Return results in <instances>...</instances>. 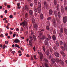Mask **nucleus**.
Wrapping results in <instances>:
<instances>
[{
	"mask_svg": "<svg viewBox=\"0 0 67 67\" xmlns=\"http://www.w3.org/2000/svg\"><path fill=\"white\" fill-rule=\"evenodd\" d=\"M38 12L39 13L41 12V5L40 2H38Z\"/></svg>",
	"mask_w": 67,
	"mask_h": 67,
	"instance_id": "f257e3e1",
	"label": "nucleus"
},
{
	"mask_svg": "<svg viewBox=\"0 0 67 67\" xmlns=\"http://www.w3.org/2000/svg\"><path fill=\"white\" fill-rule=\"evenodd\" d=\"M22 23L23 24V27H24L25 26H27V21L24 20V22Z\"/></svg>",
	"mask_w": 67,
	"mask_h": 67,
	"instance_id": "f03ea898",
	"label": "nucleus"
},
{
	"mask_svg": "<svg viewBox=\"0 0 67 67\" xmlns=\"http://www.w3.org/2000/svg\"><path fill=\"white\" fill-rule=\"evenodd\" d=\"M44 7L46 8V9H48V5L46 3V1H44Z\"/></svg>",
	"mask_w": 67,
	"mask_h": 67,
	"instance_id": "7ed1b4c3",
	"label": "nucleus"
},
{
	"mask_svg": "<svg viewBox=\"0 0 67 67\" xmlns=\"http://www.w3.org/2000/svg\"><path fill=\"white\" fill-rule=\"evenodd\" d=\"M63 21L64 23H66L67 21V16H65L63 18Z\"/></svg>",
	"mask_w": 67,
	"mask_h": 67,
	"instance_id": "20e7f679",
	"label": "nucleus"
},
{
	"mask_svg": "<svg viewBox=\"0 0 67 67\" xmlns=\"http://www.w3.org/2000/svg\"><path fill=\"white\" fill-rule=\"evenodd\" d=\"M34 30H36L37 29V24L36 23H34Z\"/></svg>",
	"mask_w": 67,
	"mask_h": 67,
	"instance_id": "39448f33",
	"label": "nucleus"
},
{
	"mask_svg": "<svg viewBox=\"0 0 67 67\" xmlns=\"http://www.w3.org/2000/svg\"><path fill=\"white\" fill-rule=\"evenodd\" d=\"M31 18H32V23H35V19H34V16H31Z\"/></svg>",
	"mask_w": 67,
	"mask_h": 67,
	"instance_id": "423d86ee",
	"label": "nucleus"
},
{
	"mask_svg": "<svg viewBox=\"0 0 67 67\" xmlns=\"http://www.w3.org/2000/svg\"><path fill=\"white\" fill-rule=\"evenodd\" d=\"M39 55H40V58L41 59V61H42V56H43V54L42 52H40L39 53Z\"/></svg>",
	"mask_w": 67,
	"mask_h": 67,
	"instance_id": "0eeeda50",
	"label": "nucleus"
},
{
	"mask_svg": "<svg viewBox=\"0 0 67 67\" xmlns=\"http://www.w3.org/2000/svg\"><path fill=\"white\" fill-rule=\"evenodd\" d=\"M54 55L57 57H59V53L57 52H55L54 53Z\"/></svg>",
	"mask_w": 67,
	"mask_h": 67,
	"instance_id": "6e6552de",
	"label": "nucleus"
},
{
	"mask_svg": "<svg viewBox=\"0 0 67 67\" xmlns=\"http://www.w3.org/2000/svg\"><path fill=\"white\" fill-rule=\"evenodd\" d=\"M52 21L53 23V25H56V20H55V19H53L52 20Z\"/></svg>",
	"mask_w": 67,
	"mask_h": 67,
	"instance_id": "1a4fd4ad",
	"label": "nucleus"
},
{
	"mask_svg": "<svg viewBox=\"0 0 67 67\" xmlns=\"http://www.w3.org/2000/svg\"><path fill=\"white\" fill-rule=\"evenodd\" d=\"M49 49H48L46 51V54L48 56H49Z\"/></svg>",
	"mask_w": 67,
	"mask_h": 67,
	"instance_id": "9d476101",
	"label": "nucleus"
},
{
	"mask_svg": "<svg viewBox=\"0 0 67 67\" xmlns=\"http://www.w3.org/2000/svg\"><path fill=\"white\" fill-rule=\"evenodd\" d=\"M60 53L61 54H62V56H63V57H65L66 55L65 54V53H64V52L63 51H61Z\"/></svg>",
	"mask_w": 67,
	"mask_h": 67,
	"instance_id": "9b49d317",
	"label": "nucleus"
},
{
	"mask_svg": "<svg viewBox=\"0 0 67 67\" xmlns=\"http://www.w3.org/2000/svg\"><path fill=\"white\" fill-rule=\"evenodd\" d=\"M25 10H26V11H28V10H29V9L28 7V6H27V5H25Z\"/></svg>",
	"mask_w": 67,
	"mask_h": 67,
	"instance_id": "f8f14e48",
	"label": "nucleus"
},
{
	"mask_svg": "<svg viewBox=\"0 0 67 67\" xmlns=\"http://www.w3.org/2000/svg\"><path fill=\"white\" fill-rule=\"evenodd\" d=\"M19 42H20V40H19L18 39H15L14 41V43H19Z\"/></svg>",
	"mask_w": 67,
	"mask_h": 67,
	"instance_id": "ddd939ff",
	"label": "nucleus"
},
{
	"mask_svg": "<svg viewBox=\"0 0 67 67\" xmlns=\"http://www.w3.org/2000/svg\"><path fill=\"white\" fill-rule=\"evenodd\" d=\"M55 62H56V60L55 59H51V63H52V64H54V63H55Z\"/></svg>",
	"mask_w": 67,
	"mask_h": 67,
	"instance_id": "4468645a",
	"label": "nucleus"
},
{
	"mask_svg": "<svg viewBox=\"0 0 67 67\" xmlns=\"http://www.w3.org/2000/svg\"><path fill=\"white\" fill-rule=\"evenodd\" d=\"M61 11L62 13H64V10L63 6H61Z\"/></svg>",
	"mask_w": 67,
	"mask_h": 67,
	"instance_id": "2eb2a0df",
	"label": "nucleus"
},
{
	"mask_svg": "<svg viewBox=\"0 0 67 67\" xmlns=\"http://www.w3.org/2000/svg\"><path fill=\"white\" fill-rule=\"evenodd\" d=\"M46 37L45 36H42V37L41 38H40V40H44L45 39Z\"/></svg>",
	"mask_w": 67,
	"mask_h": 67,
	"instance_id": "dca6fc26",
	"label": "nucleus"
},
{
	"mask_svg": "<svg viewBox=\"0 0 67 67\" xmlns=\"http://www.w3.org/2000/svg\"><path fill=\"white\" fill-rule=\"evenodd\" d=\"M53 13V10H52L51 9H50L49 10V14L50 15H51V14H52Z\"/></svg>",
	"mask_w": 67,
	"mask_h": 67,
	"instance_id": "f3484780",
	"label": "nucleus"
},
{
	"mask_svg": "<svg viewBox=\"0 0 67 67\" xmlns=\"http://www.w3.org/2000/svg\"><path fill=\"white\" fill-rule=\"evenodd\" d=\"M54 14L55 17H57V12L56 10H55L54 12Z\"/></svg>",
	"mask_w": 67,
	"mask_h": 67,
	"instance_id": "a211bd4d",
	"label": "nucleus"
},
{
	"mask_svg": "<svg viewBox=\"0 0 67 67\" xmlns=\"http://www.w3.org/2000/svg\"><path fill=\"white\" fill-rule=\"evenodd\" d=\"M57 10L58 11L59 10V4H58L57 5Z\"/></svg>",
	"mask_w": 67,
	"mask_h": 67,
	"instance_id": "6ab92c4d",
	"label": "nucleus"
},
{
	"mask_svg": "<svg viewBox=\"0 0 67 67\" xmlns=\"http://www.w3.org/2000/svg\"><path fill=\"white\" fill-rule=\"evenodd\" d=\"M64 32L65 33V34H67V29H66V28H64Z\"/></svg>",
	"mask_w": 67,
	"mask_h": 67,
	"instance_id": "aec40b11",
	"label": "nucleus"
},
{
	"mask_svg": "<svg viewBox=\"0 0 67 67\" xmlns=\"http://www.w3.org/2000/svg\"><path fill=\"white\" fill-rule=\"evenodd\" d=\"M52 38L53 40V41H55L56 39V36L55 35H53L52 36Z\"/></svg>",
	"mask_w": 67,
	"mask_h": 67,
	"instance_id": "412c9836",
	"label": "nucleus"
},
{
	"mask_svg": "<svg viewBox=\"0 0 67 67\" xmlns=\"http://www.w3.org/2000/svg\"><path fill=\"white\" fill-rule=\"evenodd\" d=\"M49 50H50L51 53H52V52L53 51V49H52V47H49Z\"/></svg>",
	"mask_w": 67,
	"mask_h": 67,
	"instance_id": "4be33fe9",
	"label": "nucleus"
},
{
	"mask_svg": "<svg viewBox=\"0 0 67 67\" xmlns=\"http://www.w3.org/2000/svg\"><path fill=\"white\" fill-rule=\"evenodd\" d=\"M58 17L59 19H60V12H58Z\"/></svg>",
	"mask_w": 67,
	"mask_h": 67,
	"instance_id": "5701e85b",
	"label": "nucleus"
},
{
	"mask_svg": "<svg viewBox=\"0 0 67 67\" xmlns=\"http://www.w3.org/2000/svg\"><path fill=\"white\" fill-rule=\"evenodd\" d=\"M33 11L32 10H29V13L30 15H32V14H33Z\"/></svg>",
	"mask_w": 67,
	"mask_h": 67,
	"instance_id": "b1692460",
	"label": "nucleus"
},
{
	"mask_svg": "<svg viewBox=\"0 0 67 67\" xmlns=\"http://www.w3.org/2000/svg\"><path fill=\"white\" fill-rule=\"evenodd\" d=\"M55 44H56L57 46V47H58L59 46V43H58V42L57 41H56Z\"/></svg>",
	"mask_w": 67,
	"mask_h": 67,
	"instance_id": "393cba45",
	"label": "nucleus"
},
{
	"mask_svg": "<svg viewBox=\"0 0 67 67\" xmlns=\"http://www.w3.org/2000/svg\"><path fill=\"white\" fill-rule=\"evenodd\" d=\"M60 32L61 33H63V29L60 28Z\"/></svg>",
	"mask_w": 67,
	"mask_h": 67,
	"instance_id": "a878e982",
	"label": "nucleus"
},
{
	"mask_svg": "<svg viewBox=\"0 0 67 67\" xmlns=\"http://www.w3.org/2000/svg\"><path fill=\"white\" fill-rule=\"evenodd\" d=\"M44 43L46 45H47L48 44V42L47 41H46V40H45V41L44 42Z\"/></svg>",
	"mask_w": 67,
	"mask_h": 67,
	"instance_id": "bb28decb",
	"label": "nucleus"
},
{
	"mask_svg": "<svg viewBox=\"0 0 67 67\" xmlns=\"http://www.w3.org/2000/svg\"><path fill=\"white\" fill-rule=\"evenodd\" d=\"M34 40L35 41L36 40V37L34 35H33V36Z\"/></svg>",
	"mask_w": 67,
	"mask_h": 67,
	"instance_id": "cd10ccee",
	"label": "nucleus"
},
{
	"mask_svg": "<svg viewBox=\"0 0 67 67\" xmlns=\"http://www.w3.org/2000/svg\"><path fill=\"white\" fill-rule=\"evenodd\" d=\"M15 47H18L19 48H20V46H19V45H18L17 44H15Z\"/></svg>",
	"mask_w": 67,
	"mask_h": 67,
	"instance_id": "c85d7f7f",
	"label": "nucleus"
},
{
	"mask_svg": "<svg viewBox=\"0 0 67 67\" xmlns=\"http://www.w3.org/2000/svg\"><path fill=\"white\" fill-rule=\"evenodd\" d=\"M59 63H60V64L61 65H63L64 64V62L63 61L60 60V61Z\"/></svg>",
	"mask_w": 67,
	"mask_h": 67,
	"instance_id": "c756f323",
	"label": "nucleus"
},
{
	"mask_svg": "<svg viewBox=\"0 0 67 67\" xmlns=\"http://www.w3.org/2000/svg\"><path fill=\"white\" fill-rule=\"evenodd\" d=\"M34 2L35 4L37 5V0H34Z\"/></svg>",
	"mask_w": 67,
	"mask_h": 67,
	"instance_id": "7c9ffc66",
	"label": "nucleus"
},
{
	"mask_svg": "<svg viewBox=\"0 0 67 67\" xmlns=\"http://www.w3.org/2000/svg\"><path fill=\"white\" fill-rule=\"evenodd\" d=\"M54 5H55L57 4V1L56 0H54Z\"/></svg>",
	"mask_w": 67,
	"mask_h": 67,
	"instance_id": "2f4dec72",
	"label": "nucleus"
},
{
	"mask_svg": "<svg viewBox=\"0 0 67 67\" xmlns=\"http://www.w3.org/2000/svg\"><path fill=\"white\" fill-rule=\"evenodd\" d=\"M40 17L41 19H43V15L42 14H41Z\"/></svg>",
	"mask_w": 67,
	"mask_h": 67,
	"instance_id": "473e14b6",
	"label": "nucleus"
},
{
	"mask_svg": "<svg viewBox=\"0 0 67 67\" xmlns=\"http://www.w3.org/2000/svg\"><path fill=\"white\" fill-rule=\"evenodd\" d=\"M64 46L66 49H67V46L66 43H65L64 44Z\"/></svg>",
	"mask_w": 67,
	"mask_h": 67,
	"instance_id": "72a5a7b5",
	"label": "nucleus"
},
{
	"mask_svg": "<svg viewBox=\"0 0 67 67\" xmlns=\"http://www.w3.org/2000/svg\"><path fill=\"white\" fill-rule=\"evenodd\" d=\"M44 61H45L47 63H48V60L46 59H45V58H44Z\"/></svg>",
	"mask_w": 67,
	"mask_h": 67,
	"instance_id": "f704fd0d",
	"label": "nucleus"
},
{
	"mask_svg": "<svg viewBox=\"0 0 67 67\" xmlns=\"http://www.w3.org/2000/svg\"><path fill=\"white\" fill-rule=\"evenodd\" d=\"M45 66L46 67H49V66H48V65L47 64V63H45Z\"/></svg>",
	"mask_w": 67,
	"mask_h": 67,
	"instance_id": "c9c22d12",
	"label": "nucleus"
},
{
	"mask_svg": "<svg viewBox=\"0 0 67 67\" xmlns=\"http://www.w3.org/2000/svg\"><path fill=\"white\" fill-rule=\"evenodd\" d=\"M56 60L57 62H59V63L60 62V60H59L58 59H57Z\"/></svg>",
	"mask_w": 67,
	"mask_h": 67,
	"instance_id": "e433bc0d",
	"label": "nucleus"
},
{
	"mask_svg": "<svg viewBox=\"0 0 67 67\" xmlns=\"http://www.w3.org/2000/svg\"><path fill=\"white\" fill-rule=\"evenodd\" d=\"M61 49H62L63 51H65V48L64 47H63V46L61 47Z\"/></svg>",
	"mask_w": 67,
	"mask_h": 67,
	"instance_id": "4c0bfd02",
	"label": "nucleus"
},
{
	"mask_svg": "<svg viewBox=\"0 0 67 67\" xmlns=\"http://www.w3.org/2000/svg\"><path fill=\"white\" fill-rule=\"evenodd\" d=\"M47 35L48 38H49V39H51V37L50 35H49V34H48Z\"/></svg>",
	"mask_w": 67,
	"mask_h": 67,
	"instance_id": "58836bf2",
	"label": "nucleus"
},
{
	"mask_svg": "<svg viewBox=\"0 0 67 67\" xmlns=\"http://www.w3.org/2000/svg\"><path fill=\"white\" fill-rule=\"evenodd\" d=\"M63 41H60V45H63Z\"/></svg>",
	"mask_w": 67,
	"mask_h": 67,
	"instance_id": "ea45409f",
	"label": "nucleus"
},
{
	"mask_svg": "<svg viewBox=\"0 0 67 67\" xmlns=\"http://www.w3.org/2000/svg\"><path fill=\"white\" fill-rule=\"evenodd\" d=\"M25 17L26 18H27L28 17V15L27 13H26L25 14Z\"/></svg>",
	"mask_w": 67,
	"mask_h": 67,
	"instance_id": "a19ab883",
	"label": "nucleus"
},
{
	"mask_svg": "<svg viewBox=\"0 0 67 67\" xmlns=\"http://www.w3.org/2000/svg\"><path fill=\"white\" fill-rule=\"evenodd\" d=\"M51 17H48L47 18V20H48L49 21V20H50L51 19Z\"/></svg>",
	"mask_w": 67,
	"mask_h": 67,
	"instance_id": "79ce46f5",
	"label": "nucleus"
},
{
	"mask_svg": "<svg viewBox=\"0 0 67 67\" xmlns=\"http://www.w3.org/2000/svg\"><path fill=\"white\" fill-rule=\"evenodd\" d=\"M9 18H10L11 19H12V18H13V15H11L9 16Z\"/></svg>",
	"mask_w": 67,
	"mask_h": 67,
	"instance_id": "37998d69",
	"label": "nucleus"
},
{
	"mask_svg": "<svg viewBox=\"0 0 67 67\" xmlns=\"http://www.w3.org/2000/svg\"><path fill=\"white\" fill-rule=\"evenodd\" d=\"M1 37H4V36H3V35L2 34H1L0 35Z\"/></svg>",
	"mask_w": 67,
	"mask_h": 67,
	"instance_id": "c03bdc74",
	"label": "nucleus"
},
{
	"mask_svg": "<svg viewBox=\"0 0 67 67\" xmlns=\"http://www.w3.org/2000/svg\"><path fill=\"white\" fill-rule=\"evenodd\" d=\"M29 38L30 39V40H33V38H32V37L31 36H30L29 37Z\"/></svg>",
	"mask_w": 67,
	"mask_h": 67,
	"instance_id": "a18cd8bd",
	"label": "nucleus"
},
{
	"mask_svg": "<svg viewBox=\"0 0 67 67\" xmlns=\"http://www.w3.org/2000/svg\"><path fill=\"white\" fill-rule=\"evenodd\" d=\"M34 11L35 12H37V9L36 8H35L34 9Z\"/></svg>",
	"mask_w": 67,
	"mask_h": 67,
	"instance_id": "49530a36",
	"label": "nucleus"
},
{
	"mask_svg": "<svg viewBox=\"0 0 67 67\" xmlns=\"http://www.w3.org/2000/svg\"><path fill=\"white\" fill-rule=\"evenodd\" d=\"M47 29L48 30H49V26H47L46 27Z\"/></svg>",
	"mask_w": 67,
	"mask_h": 67,
	"instance_id": "de8ad7c7",
	"label": "nucleus"
},
{
	"mask_svg": "<svg viewBox=\"0 0 67 67\" xmlns=\"http://www.w3.org/2000/svg\"><path fill=\"white\" fill-rule=\"evenodd\" d=\"M5 23H8V22H9V21H8L7 20H6L5 21Z\"/></svg>",
	"mask_w": 67,
	"mask_h": 67,
	"instance_id": "09e8293b",
	"label": "nucleus"
},
{
	"mask_svg": "<svg viewBox=\"0 0 67 67\" xmlns=\"http://www.w3.org/2000/svg\"><path fill=\"white\" fill-rule=\"evenodd\" d=\"M43 35V33H40V37H41L42 35Z\"/></svg>",
	"mask_w": 67,
	"mask_h": 67,
	"instance_id": "8fccbe9b",
	"label": "nucleus"
},
{
	"mask_svg": "<svg viewBox=\"0 0 67 67\" xmlns=\"http://www.w3.org/2000/svg\"><path fill=\"white\" fill-rule=\"evenodd\" d=\"M11 7L10 6V5H7V8L9 9Z\"/></svg>",
	"mask_w": 67,
	"mask_h": 67,
	"instance_id": "3c124183",
	"label": "nucleus"
},
{
	"mask_svg": "<svg viewBox=\"0 0 67 67\" xmlns=\"http://www.w3.org/2000/svg\"><path fill=\"white\" fill-rule=\"evenodd\" d=\"M34 57L35 59H36V55H34Z\"/></svg>",
	"mask_w": 67,
	"mask_h": 67,
	"instance_id": "603ef678",
	"label": "nucleus"
},
{
	"mask_svg": "<svg viewBox=\"0 0 67 67\" xmlns=\"http://www.w3.org/2000/svg\"><path fill=\"white\" fill-rule=\"evenodd\" d=\"M4 48H5V44H4L3 47V49H4Z\"/></svg>",
	"mask_w": 67,
	"mask_h": 67,
	"instance_id": "864d4df0",
	"label": "nucleus"
},
{
	"mask_svg": "<svg viewBox=\"0 0 67 67\" xmlns=\"http://www.w3.org/2000/svg\"><path fill=\"white\" fill-rule=\"evenodd\" d=\"M33 3H31L30 4V6L31 7H33Z\"/></svg>",
	"mask_w": 67,
	"mask_h": 67,
	"instance_id": "5fc2aeb1",
	"label": "nucleus"
},
{
	"mask_svg": "<svg viewBox=\"0 0 67 67\" xmlns=\"http://www.w3.org/2000/svg\"><path fill=\"white\" fill-rule=\"evenodd\" d=\"M7 12H8V11H7V10H5L4 12L5 13V14H6V13H7Z\"/></svg>",
	"mask_w": 67,
	"mask_h": 67,
	"instance_id": "6e6d98bb",
	"label": "nucleus"
},
{
	"mask_svg": "<svg viewBox=\"0 0 67 67\" xmlns=\"http://www.w3.org/2000/svg\"><path fill=\"white\" fill-rule=\"evenodd\" d=\"M20 3H18L17 4V6H20Z\"/></svg>",
	"mask_w": 67,
	"mask_h": 67,
	"instance_id": "4d7b16f0",
	"label": "nucleus"
},
{
	"mask_svg": "<svg viewBox=\"0 0 67 67\" xmlns=\"http://www.w3.org/2000/svg\"><path fill=\"white\" fill-rule=\"evenodd\" d=\"M20 49L21 51H24V49H22V47L20 48Z\"/></svg>",
	"mask_w": 67,
	"mask_h": 67,
	"instance_id": "13d9d810",
	"label": "nucleus"
},
{
	"mask_svg": "<svg viewBox=\"0 0 67 67\" xmlns=\"http://www.w3.org/2000/svg\"><path fill=\"white\" fill-rule=\"evenodd\" d=\"M17 9H20V6H17Z\"/></svg>",
	"mask_w": 67,
	"mask_h": 67,
	"instance_id": "bf43d9fd",
	"label": "nucleus"
},
{
	"mask_svg": "<svg viewBox=\"0 0 67 67\" xmlns=\"http://www.w3.org/2000/svg\"><path fill=\"white\" fill-rule=\"evenodd\" d=\"M5 43L7 44H8V42L7 41H5Z\"/></svg>",
	"mask_w": 67,
	"mask_h": 67,
	"instance_id": "052dcab7",
	"label": "nucleus"
},
{
	"mask_svg": "<svg viewBox=\"0 0 67 67\" xmlns=\"http://www.w3.org/2000/svg\"><path fill=\"white\" fill-rule=\"evenodd\" d=\"M9 33L10 35H11L12 34V31H10L9 32Z\"/></svg>",
	"mask_w": 67,
	"mask_h": 67,
	"instance_id": "680f3d73",
	"label": "nucleus"
},
{
	"mask_svg": "<svg viewBox=\"0 0 67 67\" xmlns=\"http://www.w3.org/2000/svg\"><path fill=\"white\" fill-rule=\"evenodd\" d=\"M7 18H5L3 19V21H5V20H7Z\"/></svg>",
	"mask_w": 67,
	"mask_h": 67,
	"instance_id": "e2e57ef3",
	"label": "nucleus"
},
{
	"mask_svg": "<svg viewBox=\"0 0 67 67\" xmlns=\"http://www.w3.org/2000/svg\"><path fill=\"white\" fill-rule=\"evenodd\" d=\"M34 47L33 48V49L34 50V51H35V46H34Z\"/></svg>",
	"mask_w": 67,
	"mask_h": 67,
	"instance_id": "0e129e2a",
	"label": "nucleus"
},
{
	"mask_svg": "<svg viewBox=\"0 0 67 67\" xmlns=\"http://www.w3.org/2000/svg\"><path fill=\"white\" fill-rule=\"evenodd\" d=\"M20 31H23V28L22 27H21Z\"/></svg>",
	"mask_w": 67,
	"mask_h": 67,
	"instance_id": "69168bd1",
	"label": "nucleus"
},
{
	"mask_svg": "<svg viewBox=\"0 0 67 67\" xmlns=\"http://www.w3.org/2000/svg\"><path fill=\"white\" fill-rule=\"evenodd\" d=\"M26 57H29L30 55L29 54H27L26 55Z\"/></svg>",
	"mask_w": 67,
	"mask_h": 67,
	"instance_id": "338daca9",
	"label": "nucleus"
},
{
	"mask_svg": "<svg viewBox=\"0 0 67 67\" xmlns=\"http://www.w3.org/2000/svg\"><path fill=\"white\" fill-rule=\"evenodd\" d=\"M18 52L19 54H20V53H21V51H18Z\"/></svg>",
	"mask_w": 67,
	"mask_h": 67,
	"instance_id": "774afa93",
	"label": "nucleus"
}]
</instances>
